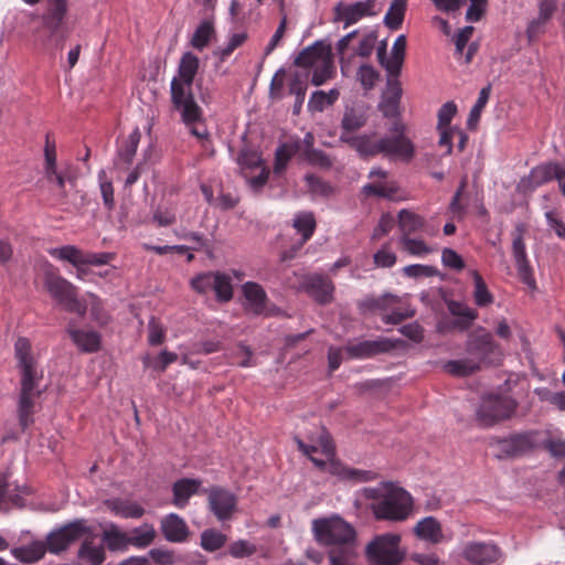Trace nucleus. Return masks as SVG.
Returning a JSON list of instances; mask_svg holds the SVG:
<instances>
[{"label":"nucleus","mask_w":565,"mask_h":565,"mask_svg":"<svg viewBox=\"0 0 565 565\" xmlns=\"http://www.w3.org/2000/svg\"><path fill=\"white\" fill-rule=\"evenodd\" d=\"M14 356L21 375L18 416L19 424L24 430L33 423L34 402L41 394L39 384L43 377V372L32 355V347L26 338L20 337L15 341Z\"/></svg>","instance_id":"nucleus-1"},{"label":"nucleus","mask_w":565,"mask_h":565,"mask_svg":"<svg viewBox=\"0 0 565 565\" xmlns=\"http://www.w3.org/2000/svg\"><path fill=\"white\" fill-rule=\"evenodd\" d=\"M390 131L391 136L382 138H376L375 132L361 134L355 137L343 136L342 142L353 148L363 158L382 154L390 160L411 161L415 149L413 142L405 136V126L395 121Z\"/></svg>","instance_id":"nucleus-2"},{"label":"nucleus","mask_w":565,"mask_h":565,"mask_svg":"<svg viewBox=\"0 0 565 565\" xmlns=\"http://www.w3.org/2000/svg\"><path fill=\"white\" fill-rule=\"evenodd\" d=\"M316 540L329 546L330 565H355V531L340 516L318 519L312 522Z\"/></svg>","instance_id":"nucleus-3"},{"label":"nucleus","mask_w":565,"mask_h":565,"mask_svg":"<svg viewBox=\"0 0 565 565\" xmlns=\"http://www.w3.org/2000/svg\"><path fill=\"white\" fill-rule=\"evenodd\" d=\"M199 66V57L190 51L184 52L178 65L177 76L170 83L171 102L188 126L195 124L202 117V110L192 93Z\"/></svg>","instance_id":"nucleus-4"},{"label":"nucleus","mask_w":565,"mask_h":565,"mask_svg":"<svg viewBox=\"0 0 565 565\" xmlns=\"http://www.w3.org/2000/svg\"><path fill=\"white\" fill-rule=\"evenodd\" d=\"M370 509L376 520L390 522H403L413 511L412 495L398 487L385 489L384 497L370 504Z\"/></svg>","instance_id":"nucleus-5"},{"label":"nucleus","mask_w":565,"mask_h":565,"mask_svg":"<svg viewBox=\"0 0 565 565\" xmlns=\"http://www.w3.org/2000/svg\"><path fill=\"white\" fill-rule=\"evenodd\" d=\"M401 535L384 533L375 535L365 547V555L371 565H399L406 551L401 547Z\"/></svg>","instance_id":"nucleus-6"},{"label":"nucleus","mask_w":565,"mask_h":565,"mask_svg":"<svg viewBox=\"0 0 565 565\" xmlns=\"http://www.w3.org/2000/svg\"><path fill=\"white\" fill-rule=\"evenodd\" d=\"M44 286L51 297L63 307L64 310L84 317L87 305L77 297V289L74 285L61 277L50 267L45 271Z\"/></svg>","instance_id":"nucleus-7"},{"label":"nucleus","mask_w":565,"mask_h":565,"mask_svg":"<svg viewBox=\"0 0 565 565\" xmlns=\"http://www.w3.org/2000/svg\"><path fill=\"white\" fill-rule=\"evenodd\" d=\"M516 407L518 402L508 395L489 394L481 398L476 418L481 426L491 427L510 418Z\"/></svg>","instance_id":"nucleus-8"},{"label":"nucleus","mask_w":565,"mask_h":565,"mask_svg":"<svg viewBox=\"0 0 565 565\" xmlns=\"http://www.w3.org/2000/svg\"><path fill=\"white\" fill-rule=\"evenodd\" d=\"M537 430H527L511 434L504 438H494L490 446L494 449V455L499 459H510L521 457L539 446Z\"/></svg>","instance_id":"nucleus-9"},{"label":"nucleus","mask_w":565,"mask_h":565,"mask_svg":"<svg viewBox=\"0 0 565 565\" xmlns=\"http://www.w3.org/2000/svg\"><path fill=\"white\" fill-rule=\"evenodd\" d=\"M298 449L320 469L328 467L327 461H330L329 470L334 461L335 448L332 443L331 436L324 429L321 430L317 440L311 444H306L303 440L296 438Z\"/></svg>","instance_id":"nucleus-10"},{"label":"nucleus","mask_w":565,"mask_h":565,"mask_svg":"<svg viewBox=\"0 0 565 565\" xmlns=\"http://www.w3.org/2000/svg\"><path fill=\"white\" fill-rule=\"evenodd\" d=\"M90 533L87 522L84 519L74 520L49 533L46 546L51 553L58 554L65 551L72 543L76 542L84 534Z\"/></svg>","instance_id":"nucleus-11"},{"label":"nucleus","mask_w":565,"mask_h":565,"mask_svg":"<svg viewBox=\"0 0 565 565\" xmlns=\"http://www.w3.org/2000/svg\"><path fill=\"white\" fill-rule=\"evenodd\" d=\"M242 291L247 313L256 317H273L279 313V308L269 303L267 294L259 284L247 281L242 286Z\"/></svg>","instance_id":"nucleus-12"},{"label":"nucleus","mask_w":565,"mask_h":565,"mask_svg":"<svg viewBox=\"0 0 565 565\" xmlns=\"http://www.w3.org/2000/svg\"><path fill=\"white\" fill-rule=\"evenodd\" d=\"M49 254L53 258L68 262L72 265L102 266L108 264L114 258L111 253H85L74 245L51 248Z\"/></svg>","instance_id":"nucleus-13"},{"label":"nucleus","mask_w":565,"mask_h":565,"mask_svg":"<svg viewBox=\"0 0 565 565\" xmlns=\"http://www.w3.org/2000/svg\"><path fill=\"white\" fill-rule=\"evenodd\" d=\"M375 1L376 0H364L351 4L338 2L333 8L334 21L343 22V26L349 28L364 17L374 15Z\"/></svg>","instance_id":"nucleus-14"},{"label":"nucleus","mask_w":565,"mask_h":565,"mask_svg":"<svg viewBox=\"0 0 565 565\" xmlns=\"http://www.w3.org/2000/svg\"><path fill=\"white\" fill-rule=\"evenodd\" d=\"M395 348V342L387 338L364 340L356 343H348L344 348L349 358L355 360L370 359L375 355L390 352Z\"/></svg>","instance_id":"nucleus-15"},{"label":"nucleus","mask_w":565,"mask_h":565,"mask_svg":"<svg viewBox=\"0 0 565 565\" xmlns=\"http://www.w3.org/2000/svg\"><path fill=\"white\" fill-rule=\"evenodd\" d=\"M209 508L218 521H227L232 518L237 499L231 491L214 487L209 490Z\"/></svg>","instance_id":"nucleus-16"},{"label":"nucleus","mask_w":565,"mask_h":565,"mask_svg":"<svg viewBox=\"0 0 565 565\" xmlns=\"http://www.w3.org/2000/svg\"><path fill=\"white\" fill-rule=\"evenodd\" d=\"M406 36L401 34L393 43L391 56L386 58L385 44L379 46L377 58L380 64L385 68L387 75L397 77L401 73L405 58Z\"/></svg>","instance_id":"nucleus-17"},{"label":"nucleus","mask_w":565,"mask_h":565,"mask_svg":"<svg viewBox=\"0 0 565 565\" xmlns=\"http://www.w3.org/2000/svg\"><path fill=\"white\" fill-rule=\"evenodd\" d=\"M300 289L324 305L332 300L334 285L327 276L311 274L303 277Z\"/></svg>","instance_id":"nucleus-18"},{"label":"nucleus","mask_w":565,"mask_h":565,"mask_svg":"<svg viewBox=\"0 0 565 565\" xmlns=\"http://www.w3.org/2000/svg\"><path fill=\"white\" fill-rule=\"evenodd\" d=\"M462 556L473 565H489L501 557V551L493 543L469 542L463 547Z\"/></svg>","instance_id":"nucleus-19"},{"label":"nucleus","mask_w":565,"mask_h":565,"mask_svg":"<svg viewBox=\"0 0 565 565\" xmlns=\"http://www.w3.org/2000/svg\"><path fill=\"white\" fill-rule=\"evenodd\" d=\"M467 352L469 358H473L480 363L481 367L482 364L492 362L491 356L499 353V347L490 333H482L468 341Z\"/></svg>","instance_id":"nucleus-20"},{"label":"nucleus","mask_w":565,"mask_h":565,"mask_svg":"<svg viewBox=\"0 0 565 565\" xmlns=\"http://www.w3.org/2000/svg\"><path fill=\"white\" fill-rule=\"evenodd\" d=\"M160 530L164 539L171 543H184L190 535L186 522L177 513H169L162 518Z\"/></svg>","instance_id":"nucleus-21"},{"label":"nucleus","mask_w":565,"mask_h":565,"mask_svg":"<svg viewBox=\"0 0 565 565\" xmlns=\"http://www.w3.org/2000/svg\"><path fill=\"white\" fill-rule=\"evenodd\" d=\"M329 56H331V49L323 41H316L311 45L303 49L295 60V65L298 67L312 70L321 65Z\"/></svg>","instance_id":"nucleus-22"},{"label":"nucleus","mask_w":565,"mask_h":565,"mask_svg":"<svg viewBox=\"0 0 565 565\" xmlns=\"http://www.w3.org/2000/svg\"><path fill=\"white\" fill-rule=\"evenodd\" d=\"M66 332L81 352L94 353L100 349L102 337L97 331L77 329L70 322Z\"/></svg>","instance_id":"nucleus-23"},{"label":"nucleus","mask_w":565,"mask_h":565,"mask_svg":"<svg viewBox=\"0 0 565 565\" xmlns=\"http://www.w3.org/2000/svg\"><path fill=\"white\" fill-rule=\"evenodd\" d=\"M563 163L545 162L534 167L529 175L522 180V184L526 188L535 189L552 180H554L561 170Z\"/></svg>","instance_id":"nucleus-24"},{"label":"nucleus","mask_w":565,"mask_h":565,"mask_svg":"<svg viewBox=\"0 0 565 565\" xmlns=\"http://www.w3.org/2000/svg\"><path fill=\"white\" fill-rule=\"evenodd\" d=\"M201 486L200 479L182 478L177 480L172 486V503L177 508L183 509L188 505L190 498L200 492Z\"/></svg>","instance_id":"nucleus-25"},{"label":"nucleus","mask_w":565,"mask_h":565,"mask_svg":"<svg viewBox=\"0 0 565 565\" xmlns=\"http://www.w3.org/2000/svg\"><path fill=\"white\" fill-rule=\"evenodd\" d=\"M104 505L113 514L124 519H140L145 514V509L139 503L128 499L110 498L104 501Z\"/></svg>","instance_id":"nucleus-26"},{"label":"nucleus","mask_w":565,"mask_h":565,"mask_svg":"<svg viewBox=\"0 0 565 565\" xmlns=\"http://www.w3.org/2000/svg\"><path fill=\"white\" fill-rule=\"evenodd\" d=\"M77 557L87 565H102L106 559L105 546L94 537H86L77 551Z\"/></svg>","instance_id":"nucleus-27"},{"label":"nucleus","mask_w":565,"mask_h":565,"mask_svg":"<svg viewBox=\"0 0 565 565\" xmlns=\"http://www.w3.org/2000/svg\"><path fill=\"white\" fill-rule=\"evenodd\" d=\"M102 540L111 552H125L129 547L127 532L113 522L105 526Z\"/></svg>","instance_id":"nucleus-28"},{"label":"nucleus","mask_w":565,"mask_h":565,"mask_svg":"<svg viewBox=\"0 0 565 565\" xmlns=\"http://www.w3.org/2000/svg\"><path fill=\"white\" fill-rule=\"evenodd\" d=\"M447 307L450 315L457 317L454 324L460 330L469 329L478 318V311L463 302L451 300Z\"/></svg>","instance_id":"nucleus-29"},{"label":"nucleus","mask_w":565,"mask_h":565,"mask_svg":"<svg viewBox=\"0 0 565 565\" xmlns=\"http://www.w3.org/2000/svg\"><path fill=\"white\" fill-rule=\"evenodd\" d=\"M366 124V116L354 108H347L341 120V132L339 140L342 142V137H355L354 134Z\"/></svg>","instance_id":"nucleus-30"},{"label":"nucleus","mask_w":565,"mask_h":565,"mask_svg":"<svg viewBox=\"0 0 565 565\" xmlns=\"http://www.w3.org/2000/svg\"><path fill=\"white\" fill-rule=\"evenodd\" d=\"M127 534L129 546L137 548L150 546L157 537V531L150 523H143L140 526L134 527Z\"/></svg>","instance_id":"nucleus-31"},{"label":"nucleus","mask_w":565,"mask_h":565,"mask_svg":"<svg viewBox=\"0 0 565 565\" xmlns=\"http://www.w3.org/2000/svg\"><path fill=\"white\" fill-rule=\"evenodd\" d=\"M50 9L44 17V25L50 30L51 34H55L66 15L67 2L66 0H49Z\"/></svg>","instance_id":"nucleus-32"},{"label":"nucleus","mask_w":565,"mask_h":565,"mask_svg":"<svg viewBox=\"0 0 565 565\" xmlns=\"http://www.w3.org/2000/svg\"><path fill=\"white\" fill-rule=\"evenodd\" d=\"M399 301V297L393 294H384L380 297H366L360 303V310L362 312L366 311H381V312H390V309L393 308Z\"/></svg>","instance_id":"nucleus-33"},{"label":"nucleus","mask_w":565,"mask_h":565,"mask_svg":"<svg viewBox=\"0 0 565 565\" xmlns=\"http://www.w3.org/2000/svg\"><path fill=\"white\" fill-rule=\"evenodd\" d=\"M414 532L419 539L431 543H438L443 537L440 524L433 516L424 518L417 522Z\"/></svg>","instance_id":"nucleus-34"},{"label":"nucleus","mask_w":565,"mask_h":565,"mask_svg":"<svg viewBox=\"0 0 565 565\" xmlns=\"http://www.w3.org/2000/svg\"><path fill=\"white\" fill-rule=\"evenodd\" d=\"M300 147L301 146L299 140H296L291 143H280L278 146L275 151V162L273 169L275 174L279 175L286 170L290 159L299 151Z\"/></svg>","instance_id":"nucleus-35"},{"label":"nucleus","mask_w":565,"mask_h":565,"mask_svg":"<svg viewBox=\"0 0 565 565\" xmlns=\"http://www.w3.org/2000/svg\"><path fill=\"white\" fill-rule=\"evenodd\" d=\"M47 546L44 542L34 541L25 546L15 547L12 550V555L23 563H34L41 559Z\"/></svg>","instance_id":"nucleus-36"},{"label":"nucleus","mask_w":565,"mask_h":565,"mask_svg":"<svg viewBox=\"0 0 565 565\" xmlns=\"http://www.w3.org/2000/svg\"><path fill=\"white\" fill-rule=\"evenodd\" d=\"M425 225V220L408 210H401L398 213V226L401 231V236H411L419 232Z\"/></svg>","instance_id":"nucleus-37"},{"label":"nucleus","mask_w":565,"mask_h":565,"mask_svg":"<svg viewBox=\"0 0 565 565\" xmlns=\"http://www.w3.org/2000/svg\"><path fill=\"white\" fill-rule=\"evenodd\" d=\"M292 226L301 235L299 242L303 245L308 242L315 233L316 220L311 212L297 213L292 221Z\"/></svg>","instance_id":"nucleus-38"},{"label":"nucleus","mask_w":565,"mask_h":565,"mask_svg":"<svg viewBox=\"0 0 565 565\" xmlns=\"http://www.w3.org/2000/svg\"><path fill=\"white\" fill-rule=\"evenodd\" d=\"M305 181L307 183L308 192L313 198L329 199L335 194L337 189L330 182L320 177L307 173L305 175Z\"/></svg>","instance_id":"nucleus-39"},{"label":"nucleus","mask_w":565,"mask_h":565,"mask_svg":"<svg viewBox=\"0 0 565 565\" xmlns=\"http://www.w3.org/2000/svg\"><path fill=\"white\" fill-rule=\"evenodd\" d=\"M447 373L455 376H468L480 370V363L473 358L451 360L444 364Z\"/></svg>","instance_id":"nucleus-40"},{"label":"nucleus","mask_w":565,"mask_h":565,"mask_svg":"<svg viewBox=\"0 0 565 565\" xmlns=\"http://www.w3.org/2000/svg\"><path fill=\"white\" fill-rule=\"evenodd\" d=\"M140 137V130L136 127L129 134L124 145L118 149L116 164H118L119 162H122L124 164H130L132 162L135 154L137 152Z\"/></svg>","instance_id":"nucleus-41"},{"label":"nucleus","mask_w":565,"mask_h":565,"mask_svg":"<svg viewBox=\"0 0 565 565\" xmlns=\"http://www.w3.org/2000/svg\"><path fill=\"white\" fill-rule=\"evenodd\" d=\"M473 279V300L478 307H487L494 301L493 295L489 291L487 284L477 270L470 271Z\"/></svg>","instance_id":"nucleus-42"},{"label":"nucleus","mask_w":565,"mask_h":565,"mask_svg":"<svg viewBox=\"0 0 565 565\" xmlns=\"http://www.w3.org/2000/svg\"><path fill=\"white\" fill-rule=\"evenodd\" d=\"M407 1L406 0H393L388 11L384 17V23L391 30H398L404 20L405 11H406Z\"/></svg>","instance_id":"nucleus-43"},{"label":"nucleus","mask_w":565,"mask_h":565,"mask_svg":"<svg viewBox=\"0 0 565 565\" xmlns=\"http://www.w3.org/2000/svg\"><path fill=\"white\" fill-rule=\"evenodd\" d=\"M330 472L333 475H338L342 479L353 480L358 482H366L373 480L376 476V473L371 470L343 468L340 467L337 462H333L331 465Z\"/></svg>","instance_id":"nucleus-44"},{"label":"nucleus","mask_w":565,"mask_h":565,"mask_svg":"<svg viewBox=\"0 0 565 565\" xmlns=\"http://www.w3.org/2000/svg\"><path fill=\"white\" fill-rule=\"evenodd\" d=\"M201 547L206 552H215L222 548L226 542L227 536L218 530L206 529L201 533Z\"/></svg>","instance_id":"nucleus-45"},{"label":"nucleus","mask_w":565,"mask_h":565,"mask_svg":"<svg viewBox=\"0 0 565 565\" xmlns=\"http://www.w3.org/2000/svg\"><path fill=\"white\" fill-rule=\"evenodd\" d=\"M214 33L215 30L211 21L201 22L191 38V45L194 49L202 51L209 45Z\"/></svg>","instance_id":"nucleus-46"},{"label":"nucleus","mask_w":565,"mask_h":565,"mask_svg":"<svg viewBox=\"0 0 565 565\" xmlns=\"http://www.w3.org/2000/svg\"><path fill=\"white\" fill-rule=\"evenodd\" d=\"M415 315V310L402 301H399L390 309L388 313L383 315L382 321L385 324H398L405 319L412 318Z\"/></svg>","instance_id":"nucleus-47"},{"label":"nucleus","mask_w":565,"mask_h":565,"mask_svg":"<svg viewBox=\"0 0 565 565\" xmlns=\"http://www.w3.org/2000/svg\"><path fill=\"white\" fill-rule=\"evenodd\" d=\"M399 244L403 250L417 257H423L434 250L423 239L412 238L411 236H399Z\"/></svg>","instance_id":"nucleus-48"},{"label":"nucleus","mask_w":565,"mask_h":565,"mask_svg":"<svg viewBox=\"0 0 565 565\" xmlns=\"http://www.w3.org/2000/svg\"><path fill=\"white\" fill-rule=\"evenodd\" d=\"M213 290L218 301H228L233 297L231 278L225 274L216 273L214 276Z\"/></svg>","instance_id":"nucleus-49"},{"label":"nucleus","mask_w":565,"mask_h":565,"mask_svg":"<svg viewBox=\"0 0 565 565\" xmlns=\"http://www.w3.org/2000/svg\"><path fill=\"white\" fill-rule=\"evenodd\" d=\"M490 93H491V85H488V86L481 88V90L479 92L478 99H477L476 104L472 106L469 117H468V121H467V124L470 128H472L477 125V122L480 118L481 111L489 100Z\"/></svg>","instance_id":"nucleus-50"},{"label":"nucleus","mask_w":565,"mask_h":565,"mask_svg":"<svg viewBox=\"0 0 565 565\" xmlns=\"http://www.w3.org/2000/svg\"><path fill=\"white\" fill-rule=\"evenodd\" d=\"M257 546L247 540H236L228 545V554L234 558H244L254 555Z\"/></svg>","instance_id":"nucleus-51"},{"label":"nucleus","mask_w":565,"mask_h":565,"mask_svg":"<svg viewBox=\"0 0 565 565\" xmlns=\"http://www.w3.org/2000/svg\"><path fill=\"white\" fill-rule=\"evenodd\" d=\"M333 75V62L332 56H329L321 65L312 68L311 83L315 86H320L330 79Z\"/></svg>","instance_id":"nucleus-52"},{"label":"nucleus","mask_w":565,"mask_h":565,"mask_svg":"<svg viewBox=\"0 0 565 565\" xmlns=\"http://www.w3.org/2000/svg\"><path fill=\"white\" fill-rule=\"evenodd\" d=\"M247 39V34L234 33L230 36L227 43L224 46L218 47L214 54L220 57L221 61H225L237 47H239Z\"/></svg>","instance_id":"nucleus-53"},{"label":"nucleus","mask_w":565,"mask_h":565,"mask_svg":"<svg viewBox=\"0 0 565 565\" xmlns=\"http://www.w3.org/2000/svg\"><path fill=\"white\" fill-rule=\"evenodd\" d=\"M303 156L306 161L320 169H330L332 167V159L321 149L305 150Z\"/></svg>","instance_id":"nucleus-54"},{"label":"nucleus","mask_w":565,"mask_h":565,"mask_svg":"<svg viewBox=\"0 0 565 565\" xmlns=\"http://www.w3.org/2000/svg\"><path fill=\"white\" fill-rule=\"evenodd\" d=\"M550 21L551 20H547L540 15H536L535 18L529 21L525 34L530 43L536 41L542 34L545 33L547 23Z\"/></svg>","instance_id":"nucleus-55"},{"label":"nucleus","mask_w":565,"mask_h":565,"mask_svg":"<svg viewBox=\"0 0 565 565\" xmlns=\"http://www.w3.org/2000/svg\"><path fill=\"white\" fill-rule=\"evenodd\" d=\"M99 189L103 198V203L108 211L115 206L114 188L110 181L106 179L105 171L98 173Z\"/></svg>","instance_id":"nucleus-56"},{"label":"nucleus","mask_w":565,"mask_h":565,"mask_svg":"<svg viewBox=\"0 0 565 565\" xmlns=\"http://www.w3.org/2000/svg\"><path fill=\"white\" fill-rule=\"evenodd\" d=\"M515 266L518 270V275L523 284H525L529 288L535 289L536 288V281L532 271V268L530 266V263L526 258L516 259Z\"/></svg>","instance_id":"nucleus-57"},{"label":"nucleus","mask_w":565,"mask_h":565,"mask_svg":"<svg viewBox=\"0 0 565 565\" xmlns=\"http://www.w3.org/2000/svg\"><path fill=\"white\" fill-rule=\"evenodd\" d=\"M358 81L361 83L365 90H370L374 87L375 82L379 78V73L371 65H361L356 73Z\"/></svg>","instance_id":"nucleus-58"},{"label":"nucleus","mask_w":565,"mask_h":565,"mask_svg":"<svg viewBox=\"0 0 565 565\" xmlns=\"http://www.w3.org/2000/svg\"><path fill=\"white\" fill-rule=\"evenodd\" d=\"M387 82H386V89L383 94V99L387 102L395 103L399 105L401 98H402V86L397 77H392L387 75Z\"/></svg>","instance_id":"nucleus-59"},{"label":"nucleus","mask_w":565,"mask_h":565,"mask_svg":"<svg viewBox=\"0 0 565 565\" xmlns=\"http://www.w3.org/2000/svg\"><path fill=\"white\" fill-rule=\"evenodd\" d=\"M307 85L300 78H294L289 85V93L296 96L294 113L298 114L303 105Z\"/></svg>","instance_id":"nucleus-60"},{"label":"nucleus","mask_w":565,"mask_h":565,"mask_svg":"<svg viewBox=\"0 0 565 565\" xmlns=\"http://www.w3.org/2000/svg\"><path fill=\"white\" fill-rule=\"evenodd\" d=\"M213 273H203L191 279V287L199 294H206L213 289L214 282Z\"/></svg>","instance_id":"nucleus-61"},{"label":"nucleus","mask_w":565,"mask_h":565,"mask_svg":"<svg viewBox=\"0 0 565 565\" xmlns=\"http://www.w3.org/2000/svg\"><path fill=\"white\" fill-rule=\"evenodd\" d=\"M373 259L377 267L390 268L395 265L396 255L388 248L387 245H384L374 254Z\"/></svg>","instance_id":"nucleus-62"},{"label":"nucleus","mask_w":565,"mask_h":565,"mask_svg":"<svg viewBox=\"0 0 565 565\" xmlns=\"http://www.w3.org/2000/svg\"><path fill=\"white\" fill-rule=\"evenodd\" d=\"M456 113L457 106L454 102L445 103L438 110V129L449 128Z\"/></svg>","instance_id":"nucleus-63"},{"label":"nucleus","mask_w":565,"mask_h":565,"mask_svg":"<svg viewBox=\"0 0 565 565\" xmlns=\"http://www.w3.org/2000/svg\"><path fill=\"white\" fill-rule=\"evenodd\" d=\"M441 262L445 266L456 270H461L465 267V263L461 256L451 248L443 249Z\"/></svg>","instance_id":"nucleus-64"}]
</instances>
